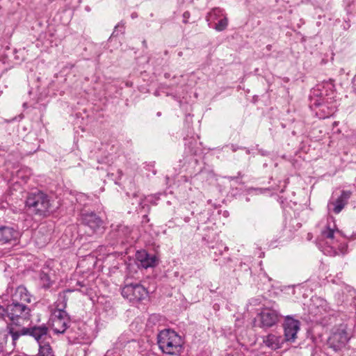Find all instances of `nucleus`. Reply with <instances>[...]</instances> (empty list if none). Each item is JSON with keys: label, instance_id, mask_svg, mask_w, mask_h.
Masks as SVG:
<instances>
[{"label": "nucleus", "instance_id": "nucleus-24", "mask_svg": "<svg viewBox=\"0 0 356 356\" xmlns=\"http://www.w3.org/2000/svg\"><path fill=\"white\" fill-rule=\"evenodd\" d=\"M124 31V26L122 23H119L115 26V29L111 35V37H116L120 33H123Z\"/></svg>", "mask_w": 356, "mask_h": 356}, {"label": "nucleus", "instance_id": "nucleus-32", "mask_svg": "<svg viewBox=\"0 0 356 356\" xmlns=\"http://www.w3.org/2000/svg\"><path fill=\"white\" fill-rule=\"evenodd\" d=\"M232 150L233 151H236V147H234V146L232 145Z\"/></svg>", "mask_w": 356, "mask_h": 356}, {"label": "nucleus", "instance_id": "nucleus-31", "mask_svg": "<svg viewBox=\"0 0 356 356\" xmlns=\"http://www.w3.org/2000/svg\"><path fill=\"white\" fill-rule=\"evenodd\" d=\"M178 55H179V56H182V52H181V51H180V52L178 54Z\"/></svg>", "mask_w": 356, "mask_h": 356}, {"label": "nucleus", "instance_id": "nucleus-5", "mask_svg": "<svg viewBox=\"0 0 356 356\" xmlns=\"http://www.w3.org/2000/svg\"><path fill=\"white\" fill-rule=\"evenodd\" d=\"M51 327L56 334H63L68 327L70 318L65 311L55 309L51 317Z\"/></svg>", "mask_w": 356, "mask_h": 356}, {"label": "nucleus", "instance_id": "nucleus-17", "mask_svg": "<svg viewBox=\"0 0 356 356\" xmlns=\"http://www.w3.org/2000/svg\"><path fill=\"white\" fill-rule=\"evenodd\" d=\"M74 290L72 289H66L63 291L59 293L58 298L56 301V309H60L62 311H65V309L67 306V294L68 293H71L74 291Z\"/></svg>", "mask_w": 356, "mask_h": 356}, {"label": "nucleus", "instance_id": "nucleus-12", "mask_svg": "<svg viewBox=\"0 0 356 356\" xmlns=\"http://www.w3.org/2000/svg\"><path fill=\"white\" fill-rule=\"evenodd\" d=\"M352 192L350 191H342L341 195L335 200L328 203V208L334 206L333 211L338 214L339 213L344 207L347 204L348 200L350 197Z\"/></svg>", "mask_w": 356, "mask_h": 356}, {"label": "nucleus", "instance_id": "nucleus-16", "mask_svg": "<svg viewBox=\"0 0 356 356\" xmlns=\"http://www.w3.org/2000/svg\"><path fill=\"white\" fill-rule=\"evenodd\" d=\"M50 273L49 268H44L40 273V280L44 289H49L52 284Z\"/></svg>", "mask_w": 356, "mask_h": 356}, {"label": "nucleus", "instance_id": "nucleus-26", "mask_svg": "<svg viewBox=\"0 0 356 356\" xmlns=\"http://www.w3.org/2000/svg\"><path fill=\"white\" fill-rule=\"evenodd\" d=\"M347 245L346 244H341L339 245V250L341 254H345L346 252Z\"/></svg>", "mask_w": 356, "mask_h": 356}, {"label": "nucleus", "instance_id": "nucleus-23", "mask_svg": "<svg viewBox=\"0 0 356 356\" xmlns=\"http://www.w3.org/2000/svg\"><path fill=\"white\" fill-rule=\"evenodd\" d=\"M334 232L335 229L331 228L330 226L328 225L325 229L322 230L321 235L325 238L332 240L334 239Z\"/></svg>", "mask_w": 356, "mask_h": 356}, {"label": "nucleus", "instance_id": "nucleus-20", "mask_svg": "<svg viewBox=\"0 0 356 356\" xmlns=\"http://www.w3.org/2000/svg\"><path fill=\"white\" fill-rule=\"evenodd\" d=\"M39 356H54L49 343L39 342Z\"/></svg>", "mask_w": 356, "mask_h": 356}, {"label": "nucleus", "instance_id": "nucleus-35", "mask_svg": "<svg viewBox=\"0 0 356 356\" xmlns=\"http://www.w3.org/2000/svg\"><path fill=\"white\" fill-rule=\"evenodd\" d=\"M131 17H135V15L132 14V15H131Z\"/></svg>", "mask_w": 356, "mask_h": 356}, {"label": "nucleus", "instance_id": "nucleus-3", "mask_svg": "<svg viewBox=\"0 0 356 356\" xmlns=\"http://www.w3.org/2000/svg\"><path fill=\"white\" fill-rule=\"evenodd\" d=\"M8 320L10 323L15 324L16 326L20 323V320L29 321L31 318V309L24 303L12 302L7 305Z\"/></svg>", "mask_w": 356, "mask_h": 356}, {"label": "nucleus", "instance_id": "nucleus-34", "mask_svg": "<svg viewBox=\"0 0 356 356\" xmlns=\"http://www.w3.org/2000/svg\"><path fill=\"white\" fill-rule=\"evenodd\" d=\"M238 177H241V172H238Z\"/></svg>", "mask_w": 356, "mask_h": 356}, {"label": "nucleus", "instance_id": "nucleus-8", "mask_svg": "<svg viewBox=\"0 0 356 356\" xmlns=\"http://www.w3.org/2000/svg\"><path fill=\"white\" fill-rule=\"evenodd\" d=\"M284 336L286 341H294L300 329V322L290 316H286L284 324Z\"/></svg>", "mask_w": 356, "mask_h": 356}, {"label": "nucleus", "instance_id": "nucleus-9", "mask_svg": "<svg viewBox=\"0 0 356 356\" xmlns=\"http://www.w3.org/2000/svg\"><path fill=\"white\" fill-rule=\"evenodd\" d=\"M81 222L83 225L88 227L92 232H96L102 225V219L94 213H83Z\"/></svg>", "mask_w": 356, "mask_h": 356}, {"label": "nucleus", "instance_id": "nucleus-1", "mask_svg": "<svg viewBox=\"0 0 356 356\" xmlns=\"http://www.w3.org/2000/svg\"><path fill=\"white\" fill-rule=\"evenodd\" d=\"M25 204L30 212L40 216H47L51 211L52 203L47 193L35 190L28 194Z\"/></svg>", "mask_w": 356, "mask_h": 356}, {"label": "nucleus", "instance_id": "nucleus-10", "mask_svg": "<svg viewBox=\"0 0 356 356\" xmlns=\"http://www.w3.org/2000/svg\"><path fill=\"white\" fill-rule=\"evenodd\" d=\"M19 237V232L13 227L8 226L0 227V243H10L16 241Z\"/></svg>", "mask_w": 356, "mask_h": 356}, {"label": "nucleus", "instance_id": "nucleus-11", "mask_svg": "<svg viewBox=\"0 0 356 356\" xmlns=\"http://www.w3.org/2000/svg\"><path fill=\"white\" fill-rule=\"evenodd\" d=\"M136 257L139 265L144 268L154 267L157 264V257L148 254L145 250L138 251Z\"/></svg>", "mask_w": 356, "mask_h": 356}, {"label": "nucleus", "instance_id": "nucleus-18", "mask_svg": "<svg viewBox=\"0 0 356 356\" xmlns=\"http://www.w3.org/2000/svg\"><path fill=\"white\" fill-rule=\"evenodd\" d=\"M280 337L270 334L264 339V343L271 349L276 350L280 348Z\"/></svg>", "mask_w": 356, "mask_h": 356}, {"label": "nucleus", "instance_id": "nucleus-33", "mask_svg": "<svg viewBox=\"0 0 356 356\" xmlns=\"http://www.w3.org/2000/svg\"><path fill=\"white\" fill-rule=\"evenodd\" d=\"M157 115H158V116H160V115H161V113H160V112H158V113H157Z\"/></svg>", "mask_w": 356, "mask_h": 356}, {"label": "nucleus", "instance_id": "nucleus-7", "mask_svg": "<svg viewBox=\"0 0 356 356\" xmlns=\"http://www.w3.org/2000/svg\"><path fill=\"white\" fill-rule=\"evenodd\" d=\"M348 339V333L343 329H338L329 337L327 344L334 351H337L345 346Z\"/></svg>", "mask_w": 356, "mask_h": 356}, {"label": "nucleus", "instance_id": "nucleus-2", "mask_svg": "<svg viewBox=\"0 0 356 356\" xmlns=\"http://www.w3.org/2000/svg\"><path fill=\"white\" fill-rule=\"evenodd\" d=\"M157 342L160 349L168 355L179 353L183 343L181 337L171 329L161 330L157 336Z\"/></svg>", "mask_w": 356, "mask_h": 356}, {"label": "nucleus", "instance_id": "nucleus-25", "mask_svg": "<svg viewBox=\"0 0 356 356\" xmlns=\"http://www.w3.org/2000/svg\"><path fill=\"white\" fill-rule=\"evenodd\" d=\"M8 315V314L7 312V307H4L0 305V319L7 322Z\"/></svg>", "mask_w": 356, "mask_h": 356}, {"label": "nucleus", "instance_id": "nucleus-6", "mask_svg": "<svg viewBox=\"0 0 356 356\" xmlns=\"http://www.w3.org/2000/svg\"><path fill=\"white\" fill-rule=\"evenodd\" d=\"M259 316L260 326L263 328H269L278 323L281 315L277 310L273 308L264 307L261 309Z\"/></svg>", "mask_w": 356, "mask_h": 356}, {"label": "nucleus", "instance_id": "nucleus-13", "mask_svg": "<svg viewBox=\"0 0 356 356\" xmlns=\"http://www.w3.org/2000/svg\"><path fill=\"white\" fill-rule=\"evenodd\" d=\"M12 302L17 303H30L31 296L24 286H19L12 294Z\"/></svg>", "mask_w": 356, "mask_h": 356}, {"label": "nucleus", "instance_id": "nucleus-29", "mask_svg": "<svg viewBox=\"0 0 356 356\" xmlns=\"http://www.w3.org/2000/svg\"><path fill=\"white\" fill-rule=\"evenodd\" d=\"M143 45H144L145 47H147V43H146V41H145V40H144V41L143 42Z\"/></svg>", "mask_w": 356, "mask_h": 356}, {"label": "nucleus", "instance_id": "nucleus-22", "mask_svg": "<svg viewBox=\"0 0 356 356\" xmlns=\"http://www.w3.org/2000/svg\"><path fill=\"white\" fill-rule=\"evenodd\" d=\"M117 232L119 236L127 238L130 235L131 229L127 226L121 225L118 226Z\"/></svg>", "mask_w": 356, "mask_h": 356}, {"label": "nucleus", "instance_id": "nucleus-36", "mask_svg": "<svg viewBox=\"0 0 356 356\" xmlns=\"http://www.w3.org/2000/svg\"><path fill=\"white\" fill-rule=\"evenodd\" d=\"M131 17H135V15L132 14V15H131Z\"/></svg>", "mask_w": 356, "mask_h": 356}, {"label": "nucleus", "instance_id": "nucleus-21", "mask_svg": "<svg viewBox=\"0 0 356 356\" xmlns=\"http://www.w3.org/2000/svg\"><path fill=\"white\" fill-rule=\"evenodd\" d=\"M228 26V19L225 15L223 18L219 19L218 22L215 24L213 29L217 31H222L227 29Z\"/></svg>", "mask_w": 356, "mask_h": 356}, {"label": "nucleus", "instance_id": "nucleus-19", "mask_svg": "<svg viewBox=\"0 0 356 356\" xmlns=\"http://www.w3.org/2000/svg\"><path fill=\"white\" fill-rule=\"evenodd\" d=\"M221 16H225L223 10L220 8H215L207 14L206 19L210 24L218 19Z\"/></svg>", "mask_w": 356, "mask_h": 356}, {"label": "nucleus", "instance_id": "nucleus-15", "mask_svg": "<svg viewBox=\"0 0 356 356\" xmlns=\"http://www.w3.org/2000/svg\"><path fill=\"white\" fill-rule=\"evenodd\" d=\"M29 335L33 337L38 343L40 340L45 337L48 332V327L45 325L29 327Z\"/></svg>", "mask_w": 356, "mask_h": 356}, {"label": "nucleus", "instance_id": "nucleus-28", "mask_svg": "<svg viewBox=\"0 0 356 356\" xmlns=\"http://www.w3.org/2000/svg\"><path fill=\"white\" fill-rule=\"evenodd\" d=\"M184 18H186L189 16V13L188 12H185L183 15Z\"/></svg>", "mask_w": 356, "mask_h": 356}, {"label": "nucleus", "instance_id": "nucleus-14", "mask_svg": "<svg viewBox=\"0 0 356 356\" xmlns=\"http://www.w3.org/2000/svg\"><path fill=\"white\" fill-rule=\"evenodd\" d=\"M15 324L13 323H7L6 330L8 334L12 337L13 344L15 346L17 341L22 336L29 335V327H21V328H15Z\"/></svg>", "mask_w": 356, "mask_h": 356}, {"label": "nucleus", "instance_id": "nucleus-27", "mask_svg": "<svg viewBox=\"0 0 356 356\" xmlns=\"http://www.w3.org/2000/svg\"><path fill=\"white\" fill-rule=\"evenodd\" d=\"M353 90L356 93V75L353 79Z\"/></svg>", "mask_w": 356, "mask_h": 356}, {"label": "nucleus", "instance_id": "nucleus-4", "mask_svg": "<svg viewBox=\"0 0 356 356\" xmlns=\"http://www.w3.org/2000/svg\"><path fill=\"white\" fill-rule=\"evenodd\" d=\"M147 295L146 289L140 284H126L122 289V296L131 302H138L144 299Z\"/></svg>", "mask_w": 356, "mask_h": 356}, {"label": "nucleus", "instance_id": "nucleus-30", "mask_svg": "<svg viewBox=\"0 0 356 356\" xmlns=\"http://www.w3.org/2000/svg\"><path fill=\"white\" fill-rule=\"evenodd\" d=\"M77 285H79L80 286H83L80 282H77Z\"/></svg>", "mask_w": 356, "mask_h": 356}]
</instances>
